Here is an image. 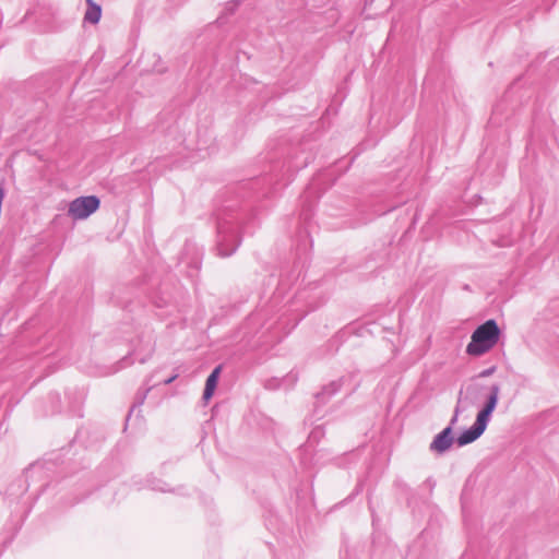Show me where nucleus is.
Here are the masks:
<instances>
[{"label":"nucleus","instance_id":"f257e3e1","mask_svg":"<svg viewBox=\"0 0 559 559\" xmlns=\"http://www.w3.org/2000/svg\"><path fill=\"white\" fill-rule=\"evenodd\" d=\"M500 330L495 320H488L479 325L472 334L466 347L471 356H480L489 352L499 341Z\"/></svg>","mask_w":559,"mask_h":559},{"label":"nucleus","instance_id":"f03ea898","mask_svg":"<svg viewBox=\"0 0 559 559\" xmlns=\"http://www.w3.org/2000/svg\"><path fill=\"white\" fill-rule=\"evenodd\" d=\"M486 391H488V388L475 380H472L468 384L461 388L457 394V401L451 418V424L456 425L460 414L478 405Z\"/></svg>","mask_w":559,"mask_h":559},{"label":"nucleus","instance_id":"7ed1b4c3","mask_svg":"<svg viewBox=\"0 0 559 559\" xmlns=\"http://www.w3.org/2000/svg\"><path fill=\"white\" fill-rule=\"evenodd\" d=\"M100 205L96 195L79 197L69 203L68 216L74 221H84L95 213Z\"/></svg>","mask_w":559,"mask_h":559},{"label":"nucleus","instance_id":"20e7f679","mask_svg":"<svg viewBox=\"0 0 559 559\" xmlns=\"http://www.w3.org/2000/svg\"><path fill=\"white\" fill-rule=\"evenodd\" d=\"M455 425H450L445 427L441 432H439L432 440V442L429 445V450L432 453L437 454H443L447 451H449L454 442L453 438V427Z\"/></svg>","mask_w":559,"mask_h":559},{"label":"nucleus","instance_id":"39448f33","mask_svg":"<svg viewBox=\"0 0 559 559\" xmlns=\"http://www.w3.org/2000/svg\"><path fill=\"white\" fill-rule=\"evenodd\" d=\"M500 395V385L492 384L488 388L487 401L483 409L477 414V419L488 425L490 416L495 411Z\"/></svg>","mask_w":559,"mask_h":559},{"label":"nucleus","instance_id":"423d86ee","mask_svg":"<svg viewBox=\"0 0 559 559\" xmlns=\"http://www.w3.org/2000/svg\"><path fill=\"white\" fill-rule=\"evenodd\" d=\"M486 428H487V425H485L484 423H481L480 420H478L476 418V420L473 424V426L469 427L468 429L464 430L457 437V439H456L457 444L460 447H463V445H466V444H469V443L474 442L475 440H477L484 433Z\"/></svg>","mask_w":559,"mask_h":559},{"label":"nucleus","instance_id":"0eeeda50","mask_svg":"<svg viewBox=\"0 0 559 559\" xmlns=\"http://www.w3.org/2000/svg\"><path fill=\"white\" fill-rule=\"evenodd\" d=\"M219 373H221V366L216 367L211 372V374L207 377L206 383H205V389L203 392V399L205 401H209L213 396L215 388L217 385Z\"/></svg>","mask_w":559,"mask_h":559},{"label":"nucleus","instance_id":"6e6552de","mask_svg":"<svg viewBox=\"0 0 559 559\" xmlns=\"http://www.w3.org/2000/svg\"><path fill=\"white\" fill-rule=\"evenodd\" d=\"M100 14H102V11H100V7L99 5H96V4H93L85 13V20L93 23V24H96L99 19H100Z\"/></svg>","mask_w":559,"mask_h":559},{"label":"nucleus","instance_id":"1a4fd4ad","mask_svg":"<svg viewBox=\"0 0 559 559\" xmlns=\"http://www.w3.org/2000/svg\"><path fill=\"white\" fill-rule=\"evenodd\" d=\"M496 371V367L492 366L490 368L484 369L478 373V378H488Z\"/></svg>","mask_w":559,"mask_h":559},{"label":"nucleus","instance_id":"9d476101","mask_svg":"<svg viewBox=\"0 0 559 559\" xmlns=\"http://www.w3.org/2000/svg\"><path fill=\"white\" fill-rule=\"evenodd\" d=\"M175 379H176V376H173L171 378H168L167 380H165V384L171 383Z\"/></svg>","mask_w":559,"mask_h":559},{"label":"nucleus","instance_id":"9b49d317","mask_svg":"<svg viewBox=\"0 0 559 559\" xmlns=\"http://www.w3.org/2000/svg\"><path fill=\"white\" fill-rule=\"evenodd\" d=\"M230 253H231V251H223V250L221 249V254H222V255H229Z\"/></svg>","mask_w":559,"mask_h":559},{"label":"nucleus","instance_id":"f8f14e48","mask_svg":"<svg viewBox=\"0 0 559 559\" xmlns=\"http://www.w3.org/2000/svg\"><path fill=\"white\" fill-rule=\"evenodd\" d=\"M159 490H162V491H167V489H166V488H164V487H160V488H159Z\"/></svg>","mask_w":559,"mask_h":559}]
</instances>
